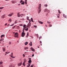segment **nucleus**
<instances>
[{
    "instance_id": "nucleus-1",
    "label": "nucleus",
    "mask_w": 67,
    "mask_h": 67,
    "mask_svg": "<svg viewBox=\"0 0 67 67\" xmlns=\"http://www.w3.org/2000/svg\"><path fill=\"white\" fill-rule=\"evenodd\" d=\"M42 6V5H41V4H39V7H38V13L39 14L41 12V6Z\"/></svg>"
},
{
    "instance_id": "nucleus-2",
    "label": "nucleus",
    "mask_w": 67,
    "mask_h": 67,
    "mask_svg": "<svg viewBox=\"0 0 67 67\" xmlns=\"http://www.w3.org/2000/svg\"><path fill=\"white\" fill-rule=\"evenodd\" d=\"M13 34H14V36L15 37H18V35H19V34L18 32H16L15 33V32H13Z\"/></svg>"
},
{
    "instance_id": "nucleus-3",
    "label": "nucleus",
    "mask_w": 67,
    "mask_h": 67,
    "mask_svg": "<svg viewBox=\"0 0 67 67\" xmlns=\"http://www.w3.org/2000/svg\"><path fill=\"white\" fill-rule=\"evenodd\" d=\"M24 62L23 63V64L24 66H25V62H26V60L25 59H24Z\"/></svg>"
},
{
    "instance_id": "nucleus-4",
    "label": "nucleus",
    "mask_w": 67,
    "mask_h": 67,
    "mask_svg": "<svg viewBox=\"0 0 67 67\" xmlns=\"http://www.w3.org/2000/svg\"><path fill=\"white\" fill-rule=\"evenodd\" d=\"M25 32H23L21 33V36L22 37H24L25 36Z\"/></svg>"
},
{
    "instance_id": "nucleus-5",
    "label": "nucleus",
    "mask_w": 67,
    "mask_h": 67,
    "mask_svg": "<svg viewBox=\"0 0 67 67\" xmlns=\"http://www.w3.org/2000/svg\"><path fill=\"white\" fill-rule=\"evenodd\" d=\"M13 56V53H12L11 54V55H10V57H11L12 58H15V57H14L12 56Z\"/></svg>"
},
{
    "instance_id": "nucleus-6",
    "label": "nucleus",
    "mask_w": 67,
    "mask_h": 67,
    "mask_svg": "<svg viewBox=\"0 0 67 67\" xmlns=\"http://www.w3.org/2000/svg\"><path fill=\"white\" fill-rule=\"evenodd\" d=\"M20 13H17V16H18V17H20L21 16V14L20 15Z\"/></svg>"
},
{
    "instance_id": "nucleus-7",
    "label": "nucleus",
    "mask_w": 67,
    "mask_h": 67,
    "mask_svg": "<svg viewBox=\"0 0 67 67\" xmlns=\"http://www.w3.org/2000/svg\"><path fill=\"white\" fill-rule=\"evenodd\" d=\"M5 14L3 15L2 16V18L4 19V18H5Z\"/></svg>"
},
{
    "instance_id": "nucleus-8",
    "label": "nucleus",
    "mask_w": 67,
    "mask_h": 67,
    "mask_svg": "<svg viewBox=\"0 0 67 67\" xmlns=\"http://www.w3.org/2000/svg\"><path fill=\"white\" fill-rule=\"evenodd\" d=\"M12 64H11L9 65V67H14L15 66V65L14 66H12Z\"/></svg>"
},
{
    "instance_id": "nucleus-9",
    "label": "nucleus",
    "mask_w": 67,
    "mask_h": 67,
    "mask_svg": "<svg viewBox=\"0 0 67 67\" xmlns=\"http://www.w3.org/2000/svg\"><path fill=\"white\" fill-rule=\"evenodd\" d=\"M31 23H29L27 24V26L28 27H30V26H31Z\"/></svg>"
},
{
    "instance_id": "nucleus-10",
    "label": "nucleus",
    "mask_w": 67,
    "mask_h": 67,
    "mask_svg": "<svg viewBox=\"0 0 67 67\" xmlns=\"http://www.w3.org/2000/svg\"><path fill=\"white\" fill-rule=\"evenodd\" d=\"M22 62H20V63H18V66H20L21 65H22Z\"/></svg>"
},
{
    "instance_id": "nucleus-11",
    "label": "nucleus",
    "mask_w": 67,
    "mask_h": 67,
    "mask_svg": "<svg viewBox=\"0 0 67 67\" xmlns=\"http://www.w3.org/2000/svg\"><path fill=\"white\" fill-rule=\"evenodd\" d=\"M13 14V13H12L11 14L8 15L9 16H12Z\"/></svg>"
},
{
    "instance_id": "nucleus-12",
    "label": "nucleus",
    "mask_w": 67,
    "mask_h": 67,
    "mask_svg": "<svg viewBox=\"0 0 67 67\" xmlns=\"http://www.w3.org/2000/svg\"><path fill=\"white\" fill-rule=\"evenodd\" d=\"M38 22L40 24H43V23L42 21H38Z\"/></svg>"
},
{
    "instance_id": "nucleus-13",
    "label": "nucleus",
    "mask_w": 67,
    "mask_h": 67,
    "mask_svg": "<svg viewBox=\"0 0 67 67\" xmlns=\"http://www.w3.org/2000/svg\"><path fill=\"white\" fill-rule=\"evenodd\" d=\"M63 17L64 18H67V16H66V15H65V14H63Z\"/></svg>"
},
{
    "instance_id": "nucleus-14",
    "label": "nucleus",
    "mask_w": 67,
    "mask_h": 67,
    "mask_svg": "<svg viewBox=\"0 0 67 67\" xmlns=\"http://www.w3.org/2000/svg\"><path fill=\"white\" fill-rule=\"evenodd\" d=\"M4 36H5L4 35H2L1 36V38H2V37H4Z\"/></svg>"
},
{
    "instance_id": "nucleus-15",
    "label": "nucleus",
    "mask_w": 67,
    "mask_h": 67,
    "mask_svg": "<svg viewBox=\"0 0 67 67\" xmlns=\"http://www.w3.org/2000/svg\"><path fill=\"white\" fill-rule=\"evenodd\" d=\"M32 62V61L31 60H29L28 61V63L29 64H31V63Z\"/></svg>"
},
{
    "instance_id": "nucleus-16",
    "label": "nucleus",
    "mask_w": 67,
    "mask_h": 67,
    "mask_svg": "<svg viewBox=\"0 0 67 67\" xmlns=\"http://www.w3.org/2000/svg\"><path fill=\"white\" fill-rule=\"evenodd\" d=\"M32 42H30V43L29 44V45H30V46H32Z\"/></svg>"
},
{
    "instance_id": "nucleus-17",
    "label": "nucleus",
    "mask_w": 67,
    "mask_h": 67,
    "mask_svg": "<svg viewBox=\"0 0 67 67\" xmlns=\"http://www.w3.org/2000/svg\"><path fill=\"white\" fill-rule=\"evenodd\" d=\"M30 65H31V63H29L28 65H27V67H29Z\"/></svg>"
},
{
    "instance_id": "nucleus-18",
    "label": "nucleus",
    "mask_w": 67,
    "mask_h": 67,
    "mask_svg": "<svg viewBox=\"0 0 67 67\" xmlns=\"http://www.w3.org/2000/svg\"><path fill=\"white\" fill-rule=\"evenodd\" d=\"M46 11H48V9H44V12H46Z\"/></svg>"
},
{
    "instance_id": "nucleus-19",
    "label": "nucleus",
    "mask_w": 67,
    "mask_h": 67,
    "mask_svg": "<svg viewBox=\"0 0 67 67\" xmlns=\"http://www.w3.org/2000/svg\"><path fill=\"white\" fill-rule=\"evenodd\" d=\"M3 52H4L5 51V48H3Z\"/></svg>"
},
{
    "instance_id": "nucleus-20",
    "label": "nucleus",
    "mask_w": 67,
    "mask_h": 67,
    "mask_svg": "<svg viewBox=\"0 0 67 67\" xmlns=\"http://www.w3.org/2000/svg\"><path fill=\"white\" fill-rule=\"evenodd\" d=\"M26 25L25 24L24 25L23 27L25 28H26Z\"/></svg>"
},
{
    "instance_id": "nucleus-21",
    "label": "nucleus",
    "mask_w": 67,
    "mask_h": 67,
    "mask_svg": "<svg viewBox=\"0 0 67 67\" xmlns=\"http://www.w3.org/2000/svg\"><path fill=\"white\" fill-rule=\"evenodd\" d=\"M31 21H32V22H33L34 21H33V18H31Z\"/></svg>"
},
{
    "instance_id": "nucleus-22",
    "label": "nucleus",
    "mask_w": 67,
    "mask_h": 67,
    "mask_svg": "<svg viewBox=\"0 0 67 67\" xmlns=\"http://www.w3.org/2000/svg\"><path fill=\"white\" fill-rule=\"evenodd\" d=\"M48 26L50 27H52V25H51V24H49Z\"/></svg>"
},
{
    "instance_id": "nucleus-23",
    "label": "nucleus",
    "mask_w": 67,
    "mask_h": 67,
    "mask_svg": "<svg viewBox=\"0 0 67 67\" xmlns=\"http://www.w3.org/2000/svg\"><path fill=\"white\" fill-rule=\"evenodd\" d=\"M27 44H28V43L27 42H26L25 43V45H26Z\"/></svg>"
},
{
    "instance_id": "nucleus-24",
    "label": "nucleus",
    "mask_w": 67,
    "mask_h": 67,
    "mask_svg": "<svg viewBox=\"0 0 67 67\" xmlns=\"http://www.w3.org/2000/svg\"><path fill=\"white\" fill-rule=\"evenodd\" d=\"M28 48H29L28 47H26V48H25V50L26 49H28Z\"/></svg>"
},
{
    "instance_id": "nucleus-25",
    "label": "nucleus",
    "mask_w": 67,
    "mask_h": 67,
    "mask_svg": "<svg viewBox=\"0 0 67 67\" xmlns=\"http://www.w3.org/2000/svg\"><path fill=\"white\" fill-rule=\"evenodd\" d=\"M24 14H20V16L21 17H22L24 15Z\"/></svg>"
},
{
    "instance_id": "nucleus-26",
    "label": "nucleus",
    "mask_w": 67,
    "mask_h": 67,
    "mask_svg": "<svg viewBox=\"0 0 67 67\" xmlns=\"http://www.w3.org/2000/svg\"><path fill=\"white\" fill-rule=\"evenodd\" d=\"M26 18H27V20H29V17L27 16L26 17Z\"/></svg>"
},
{
    "instance_id": "nucleus-27",
    "label": "nucleus",
    "mask_w": 67,
    "mask_h": 67,
    "mask_svg": "<svg viewBox=\"0 0 67 67\" xmlns=\"http://www.w3.org/2000/svg\"><path fill=\"white\" fill-rule=\"evenodd\" d=\"M11 2H12V3H15V2L13 1H11Z\"/></svg>"
},
{
    "instance_id": "nucleus-28",
    "label": "nucleus",
    "mask_w": 67,
    "mask_h": 67,
    "mask_svg": "<svg viewBox=\"0 0 67 67\" xmlns=\"http://www.w3.org/2000/svg\"><path fill=\"white\" fill-rule=\"evenodd\" d=\"M15 26H16V25H15V26H13V27H12V29H14V28H15Z\"/></svg>"
},
{
    "instance_id": "nucleus-29",
    "label": "nucleus",
    "mask_w": 67,
    "mask_h": 67,
    "mask_svg": "<svg viewBox=\"0 0 67 67\" xmlns=\"http://www.w3.org/2000/svg\"><path fill=\"white\" fill-rule=\"evenodd\" d=\"M12 20H11V19H9L8 21H10V22H11L12 21Z\"/></svg>"
},
{
    "instance_id": "nucleus-30",
    "label": "nucleus",
    "mask_w": 67,
    "mask_h": 67,
    "mask_svg": "<svg viewBox=\"0 0 67 67\" xmlns=\"http://www.w3.org/2000/svg\"><path fill=\"white\" fill-rule=\"evenodd\" d=\"M8 43L9 44V45H10L11 44V42H9Z\"/></svg>"
},
{
    "instance_id": "nucleus-31",
    "label": "nucleus",
    "mask_w": 67,
    "mask_h": 67,
    "mask_svg": "<svg viewBox=\"0 0 67 67\" xmlns=\"http://www.w3.org/2000/svg\"><path fill=\"white\" fill-rule=\"evenodd\" d=\"M47 6H48V5H47V4H45L44 5L45 7H47Z\"/></svg>"
},
{
    "instance_id": "nucleus-32",
    "label": "nucleus",
    "mask_w": 67,
    "mask_h": 67,
    "mask_svg": "<svg viewBox=\"0 0 67 67\" xmlns=\"http://www.w3.org/2000/svg\"><path fill=\"white\" fill-rule=\"evenodd\" d=\"M3 40H4V39L3 38H2L1 39V40H0V41H3Z\"/></svg>"
},
{
    "instance_id": "nucleus-33",
    "label": "nucleus",
    "mask_w": 67,
    "mask_h": 67,
    "mask_svg": "<svg viewBox=\"0 0 67 67\" xmlns=\"http://www.w3.org/2000/svg\"><path fill=\"white\" fill-rule=\"evenodd\" d=\"M58 11L59 12V14H60V13H61V12H60V10H58Z\"/></svg>"
},
{
    "instance_id": "nucleus-34",
    "label": "nucleus",
    "mask_w": 67,
    "mask_h": 67,
    "mask_svg": "<svg viewBox=\"0 0 67 67\" xmlns=\"http://www.w3.org/2000/svg\"><path fill=\"white\" fill-rule=\"evenodd\" d=\"M4 8L3 7H0V9H3Z\"/></svg>"
},
{
    "instance_id": "nucleus-35",
    "label": "nucleus",
    "mask_w": 67,
    "mask_h": 67,
    "mask_svg": "<svg viewBox=\"0 0 67 67\" xmlns=\"http://www.w3.org/2000/svg\"><path fill=\"white\" fill-rule=\"evenodd\" d=\"M14 24H13L12 25H11L10 26H13Z\"/></svg>"
},
{
    "instance_id": "nucleus-36",
    "label": "nucleus",
    "mask_w": 67,
    "mask_h": 67,
    "mask_svg": "<svg viewBox=\"0 0 67 67\" xmlns=\"http://www.w3.org/2000/svg\"><path fill=\"white\" fill-rule=\"evenodd\" d=\"M41 38H42V36H40L39 38V40H41Z\"/></svg>"
},
{
    "instance_id": "nucleus-37",
    "label": "nucleus",
    "mask_w": 67,
    "mask_h": 67,
    "mask_svg": "<svg viewBox=\"0 0 67 67\" xmlns=\"http://www.w3.org/2000/svg\"><path fill=\"white\" fill-rule=\"evenodd\" d=\"M28 30H29V29L28 28H27L26 29H25V31H28Z\"/></svg>"
},
{
    "instance_id": "nucleus-38",
    "label": "nucleus",
    "mask_w": 67,
    "mask_h": 67,
    "mask_svg": "<svg viewBox=\"0 0 67 67\" xmlns=\"http://www.w3.org/2000/svg\"><path fill=\"white\" fill-rule=\"evenodd\" d=\"M24 2H23L22 3H21V4H24Z\"/></svg>"
},
{
    "instance_id": "nucleus-39",
    "label": "nucleus",
    "mask_w": 67,
    "mask_h": 67,
    "mask_svg": "<svg viewBox=\"0 0 67 67\" xmlns=\"http://www.w3.org/2000/svg\"><path fill=\"white\" fill-rule=\"evenodd\" d=\"M10 53V52H5L6 54H9Z\"/></svg>"
},
{
    "instance_id": "nucleus-40",
    "label": "nucleus",
    "mask_w": 67,
    "mask_h": 67,
    "mask_svg": "<svg viewBox=\"0 0 67 67\" xmlns=\"http://www.w3.org/2000/svg\"><path fill=\"white\" fill-rule=\"evenodd\" d=\"M19 25H20V26H23V24H21Z\"/></svg>"
},
{
    "instance_id": "nucleus-41",
    "label": "nucleus",
    "mask_w": 67,
    "mask_h": 67,
    "mask_svg": "<svg viewBox=\"0 0 67 67\" xmlns=\"http://www.w3.org/2000/svg\"><path fill=\"white\" fill-rule=\"evenodd\" d=\"M2 63H3V62H0V64H2Z\"/></svg>"
},
{
    "instance_id": "nucleus-42",
    "label": "nucleus",
    "mask_w": 67,
    "mask_h": 67,
    "mask_svg": "<svg viewBox=\"0 0 67 67\" xmlns=\"http://www.w3.org/2000/svg\"><path fill=\"white\" fill-rule=\"evenodd\" d=\"M32 51L33 52H34V51H35V49H32Z\"/></svg>"
},
{
    "instance_id": "nucleus-43",
    "label": "nucleus",
    "mask_w": 67,
    "mask_h": 67,
    "mask_svg": "<svg viewBox=\"0 0 67 67\" xmlns=\"http://www.w3.org/2000/svg\"><path fill=\"white\" fill-rule=\"evenodd\" d=\"M34 27H35V28H36V27H37V26H34Z\"/></svg>"
},
{
    "instance_id": "nucleus-44",
    "label": "nucleus",
    "mask_w": 67,
    "mask_h": 67,
    "mask_svg": "<svg viewBox=\"0 0 67 67\" xmlns=\"http://www.w3.org/2000/svg\"><path fill=\"white\" fill-rule=\"evenodd\" d=\"M22 2H23V1L21 0V1L20 2V3H22Z\"/></svg>"
},
{
    "instance_id": "nucleus-45",
    "label": "nucleus",
    "mask_w": 67,
    "mask_h": 67,
    "mask_svg": "<svg viewBox=\"0 0 67 67\" xmlns=\"http://www.w3.org/2000/svg\"><path fill=\"white\" fill-rule=\"evenodd\" d=\"M25 29H26V28H24L23 29V30H24Z\"/></svg>"
},
{
    "instance_id": "nucleus-46",
    "label": "nucleus",
    "mask_w": 67,
    "mask_h": 67,
    "mask_svg": "<svg viewBox=\"0 0 67 67\" xmlns=\"http://www.w3.org/2000/svg\"><path fill=\"white\" fill-rule=\"evenodd\" d=\"M25 4H27V2H25Z\"/></svg>"
},
{
    "instance_id": "nucleus-47",
    "label": "nucleus",
    "mask_w": 67,
    "mask_h": 67,
    "mask_svg": "<svg viewBox=\"0 0 67 67\" xmlns=\"http://www.w3.org/2000/svg\"><path fill=\"white\" fill-rule=\"evenodd\" d=\"M23 57H25V55H24V54H23Z\"/></svg>"
},
{
    "instance_id": "nucleus-48",
    "label": "nucleus",
    "mask_w": 67,
    "mask_h": 67,
    "mask_svg": "<svg viewBox=\"0 0 67 67\" xmlns=\"http://www.w3.org/2000/svg\"><path fill=\"white\" fill-rule=\"evenodd\" d=\"M57 17L58 18H59V16H58V15H57Z\"/></svg>"
},
{
    "instance_id": "nucleus-49",
    "label": "nucleus",
    "mask_w": 67,
    "mask_h": 67,
    "mask_svg": "<svg viewBox=\"0 0 67 67\" xmlns=\"http://www.w3.org/2000/svg\"><path fill=\"white\" fill-rule=\"evenodd\" d=\"M33 49V48L32 47H31V50H32V49Z\"/></svg>"
},
{
    "instance_id": "nucleus-50",
    "label": "nucleus",
    "mask_w": 67,
    "mask_h": 67,
    "mask_svg": "<svg viewBox=\"0 0 67 67\" xmlns=\"http://www.w3.org/2000/svg\"><path fill=\"white\" fill-rule=\"evenodd\" d=\"M10 61H12H12H13V60H12V59H11Z\"/></svg>"
},
{
    "instance_id": "nucleus-51",
    "label": "nucleus",
    "mask_w": 67,
    "mask_h": 67,
    "mask_svg": "<svg viewBox=\"0 0 67 67\" xmlns=\"http://www.w3.org/2000/svg\"><path fill=\"white\" fill-rule=\"evenodd\" d=\"M27 35L28 36H29V33L28 32L27 33Z\"/></svg>"
},
{
    "instance_id": "nucleus-52",
    "label": "nucleus",
    "mask_w": 67,
    "mask_h": 67,
    "mask_svg": "<svg viewBox=\"0 0 67 67\" xmlns=\"http://www.w3.org/2000/svg\"><path fill=\"white\" fill-rule=\"evenodd\" d=\"M30 67H33V65H31Z\"/></svg>"
},
{
    "instance_id": "nucleus-53",
    "label": "nucleus",
    "mask_w": 67,
    "mask_h": 67,
    "mask_svg": "<svg viewBox=\"0 0 67 67\" xmlns=\"http://www.w3.org/2000/svg\"><path fill=\"white\" fill-rule=\"evenodd\" d=\"M17 27H18V28H19V27H20L19 26H17Z\"/></svg>"
},
{
    "instance_id": "nucleus-54",
    "label": "nucleus",
    "mask_w": 67,
    "mask_h": 67,
    "mask_svg": "<svg viewBox=\"0 0 67 67\" xmlns=\"http://www.w3.org/2000/svg\"><path fill=\"white\" fill-rule=\"evenodd\" d=\"M15 66L14 64H12V66Z\"/></svg>"
},
{
    "instance_id": "nucleus-55",
    "label": "nucleus",
    "mask_w": 67,
    "mask_h": 67,
    "mask_svg": "<svg viewBox=\"0 0 67 67\" xmlns=\"http://www.w3.org/2000/svg\"><path fill=\"white\" fill-rule=\"evenodd\" d=\"M29 60H31V58H29Z\"/></svg>"
},
{
    "instance_id": "nucleus-56",
    "label": "nucleus",
    "mask_w": 67,
    "mask_h": 67,
    "mask_svg": "<svg viewBox=\"0 0 67 67\" xmlns=\"http://www.w3.org/2000/svg\"><path fill=\"white\" fill-rule=\"evenodd\" d=\"M47 23L48 24H49V21H47Z\"/></svg>"
},
{
    "instance_id": "nucleus-57",
    "label": "nucleus",
    "mask_w": 67,
    "mask_h": 67,
    "mask_svg": "<svg viewBox=\"0 0 67 67\" xmlns=\"http://www.w3.org/2000/svg\"><path fill=\"white\" fill-rule=\"evenodd\" d=\"M40 43H42V41H40Z\"/></svg>"
},
{
    "instance_id": "nucleus-58",
    "label": "nucleus",
    "mask_w": 67,
    "mask_h": 67,
    "mask_svg": "<svg viewBox=\"0 0 67 67\" xmlns=\"http://www.w3.org/2000/svg\"><path fill=\"white\" fill-rule=\"evenodd\" d=\"M34 56V54H33L32 56V57H33Z\"/></svg>"
},
{
    "instance_id": "nucleus-59",
    "label": "nucleus",
    "mask_w": 67,
    "mask_h": 67,
    "mask_svg": "<svg viewBox=\"0 0 67 67\" xmlns=\"http://www.w3.org/2000/svg\"><path fill=\"white\" fill-rule=\"evenodd\" d=\"M31 38H33V37L31 36Z\"/></svg>"
},
{
    "instance_id": "nucleus-60",
    "label": "nucleus",
    "mask_w": 67,
    "mask_h": 67,
    "mask_svg": "<svg viewBox=\"0 0 67 67\" xmlns=\"http://www.w3.org/2000/svg\"><path fill=\"white\" fill-rule=\"evenodd\" d=\"M14 23H15H15H17V22H15Z\"/></svg>"
},
{
    "instance_id": "nucleus-61",
    "label": "nucleus",
    "mask_w": 67,
    "mask_h": 67,
    "mask_svg": "<svg viewBox=\"0 0 67 67\" xmlns=\"http://www.w3.org/2000/svg\"><path fill=\"white\" fill-rule=\"evenodd\" d=\"M49 22V24H51V22Z\"/></svg>"
},
{
    "instance_id": "nucleus-62",
    "label": "nucleus",
    "mask_w": 67,
    "mask_h": 67,
    "mask_svg": "<svg viewBox=\"0 0 67 67\" xmlns=\"http://www.w3.org/2000/svg\"><path fill=\"white\" fill-rule=\"evenodd\" d=\"M27 0H25V2H27Z\"/></svg>"
},
{
    "instance_id": "nucleus-63",
    "label": "nucleus",
    "mask_w": 67,
    "mask_h": 67,
    "mask_svg": "<svg viewBox=\"0 0 67 67\" xmlns=\"http://www.w3.org/2000/svg\"><path fill=\"white\" fill-rule=\"evenodd\" d=\"M31 21H30L29 23H31Z\"/></svg>"
},
{
    "instance_id": "nucleus-64",
    "label": "nucleus",
    "mask_w": 67,
    "mask_h": 67,
    "mask_svg": "<svg viewBox=\"0 0 67 67\" xmlns=\"http://www.w3.org/2000/svg\"><path fill=\"white\" fill-rule=\"evenodd\" d=\"M7 25V24H5V25Z\"/></svg>"
}]
</instances>
